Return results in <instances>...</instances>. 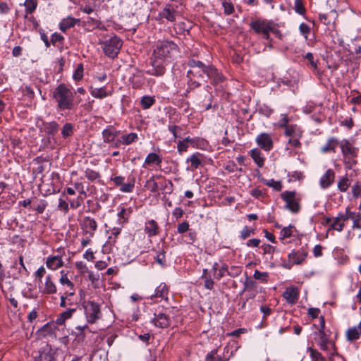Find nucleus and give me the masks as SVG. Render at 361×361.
Listing matches in <instances>:
<instances>
[{"mask_svg":"<svg viewBox=\"0 0 361 361\" xmlns=\"http://www.w3.org/2000/svg\"><path fill=\"white\" fill-rule=\"evenodd\" d=\"M83 65L80 63L73 73V78L75 80H80L83 77Z\"/></svg>","mask_w":361,"mask_h":361,"instance_id":"13d9d810","label":"nucleus"},{"mask_svg":"<svg viewBox=\"0 0 361 361\" xmlns=\"http://www.w3.org/2000/svg\"><path fill=\"white\" fill-rule=\"evenodd\" d=\"M340 147L343 155V163L345 168L352 169L357 164V158L359 148L350 140L344 139L340 142Z\"/></svg>","mask_w":361,"mask_h":361,"instance_id":"7ed1b4c3","label":"nucleus"},{"mask_svg":"<svg viewBox=\"0 0 361 361\" xmlns=\"http://www.w3.org/2000/svg\"><path fill=\"white\" fill-rule=\"evenodd\" d=\"M262 182L267 186L273 188L276 191H281L282 189V184L281 181H276L274 179L263 180Z\"/></svg>","mask_w":361,"mask_h":361,"instance_id":"49530a36","label":"nucleus"},{"mask_svg":"<svg viewBox=\"0 0 361 361\" xmlns=\"http://www.w3.org/2000/svg\"><path fill=\"white\" fill-rule=\"evenodd\" d=\"M56 352L47 342L41 343L38 349L32 353L34 361H54Z\"/></svg>","mask_w":361,"mask_h":361,"instance_id":"423d86ee","label":"nucleus"},{"mask_svg":"<svg viewBox=\"0 0 361 361\" xmlns=\"http://www.w3.org/2000/svg\"><path fill=\"white\" fill-rule=\"evenodd\" d=\"M25 6V12L27 13H32L37 8V0H26L24 3Z\"/></svg>","mask_w":361,"mask_h":361,"instance_id":"79ce46f5","label":"nucleus"},{"mask_svg":"<svg viewBox=\"0 0 361 361\" xmlns=\"http://www.w3.org/2000/svg\"><path fill=\"white\" fill-rule=\"evenodd\" d=\"M352 192L354 197L357 198L361 195V182H356L352 187Z\"/></svg>","mask_w":361,"mask_h":361,"instance_id":"680f3d73","label":"nucleus"},{"mask_svg":"<svg viewBox=\"0 0 361 361\" xmlns=\"http://www.w3.org/2000/svg\"><path fill=\"white\" fill-rule=\"evenodd\" d=\"M104 54L109 58L114 59L116 57L123 45L122 40L117 36L114 35L110 39L100 43Z\"/></svg>","mask_w":361,"mask_h":361,"instance_id":"0eeeda50","label":"nucleus"},{"mask_svg":"<svg viewBox=\"0 0 361 361\" xmlns=\"http://www.w3.org/2000/svg\"><path fill=\"white\" fill-rule=\"evenodd\" d=\"M295 11L300 15H304L306 12V8H305L302 0H295Z\"/></svg>","mask_w":361,"mask_h":361,"instance_id":"4d7b16f0","label":"nucleus"},{"mask_svg":"<svg viewBox=\"0 0 361 361\" xmlns=\"http://www.w3.org/2000/svg\"><path fill=\"white\" fill-rule=\"evenodd\" d=\"M217 349L212 350L206 356V361H226L221 356L217 355Z\"/></svg>","mask_w":361,"mask_h":361,"instance_id":"de8ad7c7","label":"nucleus"},{"mask_svg":"<svg viewBox=\"0 0 361 361\" xmlns=\"http://www.w3.org/2000/svg\"><path fill=\"white\" fill-rule=\"evenodd\" d=\"M178 11L173 6L168 4L159 13V16L162 18H166L168 21L174 22L176 18Z\"/></svg>","mask_w":361,"mask_h":361,"instance_id":"a211bd4d","label":"nucleus"},{"mask_svg":"<svg viewBox=\"0 0 361 361\" xmlns=\"http://www.w3.org/2000/svg\"><path fill=\"white\" fill-rule=\"evenodd\" d=\"M70 206L72 209H76L83 203V197L78 196L75 200H68Z\"/></svg>","mask_w":361,"mask_h":361,"instance_id":"6e6d98bb","label":"nucleus"},{"mask_svg":"<svg viewBox=\"0 0 361 361\" xmlns=\"http://www.w3.org/2000/svg\"><path fill=\"white\" fill-rule=\"evenodd\" d=\"M154 259L157 263L160 264L161 267H166V252L164 250L159 251L157 256L154 257Z\"/></svg>","mask_w":361,"mask_h":361,"instance_id":"09e8293b","label":"nucleus"},{"mask_svg":"<svg viewBox=\"0 0 361 361\" xmlns=\"http://www.w3.org/2000/svg\"><path fill=\"white\" fill-rule=\"evenodd\" d=\"M51 333H52L51 324H50L49 323L44 325L37 332V334H39V336H46L47 335H49Z\"/></svg>","mask_w":361,"mask_h":361,"instance_id":"5fc2aeb1","label":"nucleus"},{"mask_svg":"<svg viewBox=\"0 0 361 361\" xmlns=\"http://www.w3.org/2000/svg\"><path fill=\"white\" fill-rule=\"evenodd\" d=\"M90 93L92 97L97 99H103L104 97H108L109 95H111V93H107V92L106 91V88L104 87L92 89Z\"/></svg>","mask_w":361,"mask_h":361,"instance_id":"72a5a7b5","label":"nucleus"},{"mask_svg":"<svg viewBox=\"0 0 361 361\" xmlns=\"http://www.w3.org/2000/svg\"><path fill=\"white\" fill-rule=\"evenodd\" d=\"M295 191H284L281 194V198L286 202V208L293 213H298L300 209L299 200L295 198Z\"/></svg>","mask_w":361,"mask_h":361,"instance_id":"9d476101","label":"nucleus"},{"mask_svg":"<svg viewBox=\"0 0 361 361\" xmlns=\"http://www.w3.org/2000/svg\"><path fill=\"white\" fill-rule=\"evenodd\" d=\"M87 321L90 324L95 323L102 317L100 305L93 300H88L84 305Z\"/></svg>","mask_w":361,"mask_h":361,"instance_id":"6e6552de","label":"nucleus"},{"mask_svg":"<svg viewBox=\"0 0 361 361\" xmlns=\"http://www.w3.org/2000/svg\"><path fill=\"white\" fill-rule=\"evenodd\" d=\"M283 296L288 303L294 305L298 302L299 298L298 289L294 286L288 287L284 291Z\"/></svg>","mask_w":361,"mask_h":361,"instance_id":"f3484780","label":"nucleus"},{"mask_svg":"<svg viewBox=\"0 0 361 361\" xmlns=\"http://www.w3.org/2000/svg\"><path fill=\"white\" fill-rule=\"evenodd\" d=\"M80 226L85 235L94 237L97 229V223L94 219L85 216L81 222Z\"/></svg>","mask_w":361,"mask_h":361,"instance_id":"4468645a","label":"nucleus"},{"mask_svg":"<svg viewBox=\"0 0 361 361\" xmlns=\"http://www.w3.org/2000/svg\"><path fill=\"white\" fill-rule=\"evenodd\" d=\"M59 125L56 121L43 123V131L50 135H54L59 130Z\"/></svg>","mask_w":361,"mask_h":361,"instance_id":"bb28decb","label":"nucleus"},{"mask_svg":"<svg viewBox=\"0 0 361 361\" xmlns=\"http://www.w3.org/2000/svg\"><path fill=\"white\" fill-rule=\"evenodd\" d=\"M155 102L154 97L150 96H144L142 97L140 104L144 109L150 108Z\"/></svg>","mask_w":361,"mask_h":361,"instance_id":"a19ab883","label":"nucleus"},{"mask_svg":"<svg viewBox=\"0 0 361 361\" xmlns=\"http://www.w3.org/2000/svg\"><path fill=\"white\" fill-rule=\"evenodd\" d=\"M338 145L340 146L339 141L336 138L331 137L327 141L326 144L321 148V151L323 153H334L336 152V148Z\"/></svg>","mask_w":361,"mask_h":361,"instance_id":"a878e982","label":"nucleus"},{"mask_svg":"<svg viewBox=\"0 0 361 361\" xmlns=\"http://www.w3.org/2000/svg\"><path fill=\"white\" fill-rule=\"evenodd\" d=\"M319 334L320 337V343H319L320 349L324 351L329 350V344H331L333 348L334 351L330 353L329 361H335L336 358L342 360V356H341L336 350L335 343L329 341V336L326 332L322 330L319 331Z\"/></svg>","mask_w":361,"mask_h":361,"instance_id":"1a4fd4ad","label":"nucleus"},{"mask_svg":"<svg viewBox=\"0 0 361 361\" xmlns=\"http://www.w3.org/2000/svg\"><path fill=\"white\" fill-rule=\"evenodd\" d=\"M269 275L267 272H261L258 270H255L253 274V277L257 280H260L262 281H267V278Z\"/></svg>","mask_w":361,"mask_h":361,"instance_id":"bf43d9fd","label":"nucleus"},{"mask_svg":"<svg viewBox=\"0 0 361 361\" xmlns=\"http://www.w3.org/2000/svg\"><path fill=\"white\" fill-rule=\"evenodd\" d=\"M154 324L159 328H167L170 326L171 319L169 315L164 313L154 314V317L152 319Z\"/></svg>","mask_w":361,"mask_h":361,"instance_id":"dca6fc26","label":"nucleus"},{"mask_svg":"<svg viewBox=\"0 0 361 361\" xmlns=\"http://www.w3.org/2000/svg\"><path fill=\"white\" fill-rule=\"evenodd\" d=\"M256 142L262 149L269 152L274 147L271 135L267 133H260L256 137Z\"/></svg>","mask_w":361,"mask_h":361,"instance_id":"2eb2a0df","label":"nucleus"},{"mask_svg":"<svg viewBox=\"0 0 361 361\" xmlns=\"http://www.w3.org/2000/svg\"><path fill=\"white\" fill-rule=\"evenodd\" d=\"M118 133L119 132H117V131H115V132L112 131L111 128L104 129L102 131V137H103L104 142L106 143H111V142H114V140Z\"/></svg>","mask_w":361,"mask_h":361,"instance_id":"c756f323","label":"nucleus"},{"mask_svg":"<svg viewBox=\"0 0 361 361\" xmlns=\"http://www.w3.org/2000/svg\"><path fill=\"white\" fill-rule=\"evenodd\" d=\"M335 173L332 169H328L320 179V185L322 188H329L334 182Z\"/></svg>","mask_w":361,"mask_h":361,"instance_id":"aec40b11","label":"nucleus"},{"mask_svg":"<svg viewBox=\"0 0 361 361\" xmlns=\"http://www.w3.org/2000/svg\"><path fill=\"white\" fill-rule=\"evenodd\" d=\"M75 311H76L75 308H69V309L66 310V311L61 312L58 316L56 323L58 325L63 324L67 319H70L72 317L73 314Z\"/></svg>","mask_w":361,"mask_h":361,"instance_id":"cd10ccee","label":"nucleus"},{"mask_svg":"<svg viewBox=\"0 0 361 361\" xmlns=\"http://www.w3.org/2000/svg\"><path fill=\"white\" fill-rule=\"evenodd\" d=\"M249 25L255 34L262 35V37L267 41L272 42V39L270 37L271 32L276 35H281L280 32L274 27L273 22L267 19L257 18L252 20Z\"/></svg>","mask_w":361,"mask_h":361,"instance_id":"f03ea898","label":"nucleus"},{"mask_svg":"<svg viewBox=\"0 0 361 361\" xmlns=\"http://www.w3.org/2000/svg\"><path fill=\"white\" fill-rule=\"evenodd\" d=\"M112 180L116 186H120V190L123 192H131L135 188V179L134 177L129 178L127 183H124L125 178L121 176L111 177Z\"/></svg>","mask_w":361,"mask_h":361,"instance_id":"f8f14e48","label":"nucleus"},{"mask_svg":"<svg viewBox=\"0 0 361 361\" xmlns=\"http://www.w3.org/2000/svg\"><path fill=\"white\" fill-rule=\"evenodd\" d=\"M307 256V252L305 250H293L288 255L289 264L283 267L286 269H290L293 264H301L305 260Z\"/></svg>","mask_w":361,"mask_h":361,"instance_id":"ddd939ff","label":"nucleus"},{"mask_svg":"<svg viewBox=\"0 0 361 361\" xmlns=\"http://www.w3.org/2000/svg\"><path fill=\"white\" fill-rule=\"evenodd\" d=\"M137 135L135 133H130L127 135H123L121 137L122 144L126 145H130L131 143L135 142L137 140Z\"/></svg>","mask_w":361,"mask_h":361,"instance_id":"c9c22d12","label":"nucleus"},{"mask_svg":"<svg viewBox=\"0 0 361 361\" xmlns=\"http://www.w3.org/2000/svg\"><path fill=\"white\" fill-rule=\"evenodd\" d=\"M250 156L259 167H262L264 164V158L259 149H253L250 151Z\"/></svg>","mask_w":361,"mask_h":361,"instance_id":"7c9ffc66","label":"nucleus"},{"mask_svg":"<svg viewBox=\"0 0 361 361\" xmlns=\"http://www.w3.org/2000/svg\"><path fill=\"white\" fill-rule=\"evenodd\" d=\"M47 206V203L46 202V201L42 200L36 207H31V208L35 210L38 214H42L44 212Z\"/></svg>","mask_w":361,"mask_h":361,"instance_id":"0e129e2a","label":"nucleus"},{"mask_svg":"<svg viewBox=\"0 0 361 361\" xmlns=\"http://www.w3.org/2000/svg\"><path fill=\"white\" fill-rule=\"evenodd\" d=\"M353 221V228L361 229V213H355V218H354Z\"/></svg>","mask_w":361,"mask_h":361,"instance_id":"774afa93","label":"nucleus"},{"mask_svg":"<svg viewBox=\"0 0 361 361\" xmlns=\"http://www.w3.org/2000/svg\"><path fill=\"white\" fill-rule=\"evenodd\" d=\"M63 39L64 37L62 35L55 32L51 35V43L54 46H56L57 42H59L61 45H63Z\"/></svg>","mask_w":361,"mask_h":361,"instance_id":"052dcab7","label":"nucleus"},{"mask_svg":"<svg viewBox=\"0 0 361 361\" xmlns=\"http://www.w3.org/2000/svg\"><path fill=\"white\" fill-rule=\"evenodd\" d=\"M145 232L149 237L157 235L159 232V228L156 221L152 219L145 223Z\"/></svg>","mask_w":361,"mask_h":361,"instance_id":"412c9836","label":"nucleus"},{"mask_svg":"<svg viewBox=\"0 0 361 361\" xmlns=\"http://www.w3.org/2000/svg\"><path fill=\"white\" fill-rule=\"evenodd\" d=\"M223 7L226 15H231L234 12V6L231 2L224 1Z\"/></svg>","mask_w":361,"mask_h":361,"instance_id":"e2e57ef3","label":"nucleus"},{"mask_svg":"<svg viewBox=\"0 0 361 361\" xmlns=\"http://www.w3.org/2000/svg\"><path fill=\"white\" fill-rule=\"evenodd\" d=\"M342 221L339 216L335 218L334 222L331 224L330 228L329 230L333 229L338 231H341L343 229L344 224L343 222L341 223Z\"/></svg>","mask_w":361,"mask_h":361,"instance_id":"3c124183","label":"nucleus"},{"mask_svg":"<svg viewBox=\"0 0 361 361\" xmlns=\"http://www.w3.org/2000/svg\"><path fill=\"white\" fill-rule=\"evenodd\" d=\"M307 350L310 353V357L312 359V361H325L326 359L322 356L321 353H319L317 350L314 349L311 347L307 348Z\"/></svg>","mask_w":361,"mask_h":361,"instance_id":"37998d69","label":"nucleus"},{"mask_svg":"<svg viewBox=\"0 0 361 361\" xmlns=\"http://www.w3.org/2000/svg\"><path fill=\"white\" fill-rule=\"evenodd\" d=\"M178 50V45L173 41H159L154 49L152 55L164 61L171 59L174 53Z\"/></svg>","mask_w":361,"mask_h":361,"instance_id":"20e7f679","label":"nucleus"},{"mask_svg":"<svg viewBox=\"0 0 361 361\" xmlns=\"http://www.w3.org/2000/svg\"><path fill=\"white\" fill-rule=\"evenodd\" d=\"M145 163L148 165H150L152 164L159 165L161 163V159L157 154L150 153L147 156Z\"/></svg>","mask_w":361,"mask_h":361,"instance_id":"e433bc0d","label":"nucleus"},{"mask_svg":"<svg viewBox=\"0 0 361 361\" xmlns=\"http://www.w3.org/2000/svg\"><path fill=\"white\" fill-rule=\"evenodd\" d=\"M56 292L57 288L54 281L52 279L51 276H47L42 293L44 294L52 295L56 293Z\"/></svg>","mask_w":361,"mask_h":361,"instance_id":"5701e85b","label":"nucleus"},{"mask_svg":"<svg viewBox=\"0 0 361 361\" xmlns=\"http://www.w3.org/2000/svg\"><path fill=\"white\" fill-rule=\"evenodd\" d=\"M360 322L356 326H353L347 329L345 332L346 339L349 342H354L357 341L361 336L360 332Z\"/></svg>","mask_w":361,"mask_h":361,"instance_id":"6ab92c4d","label":"nucleus"},{"mask_svg":"<svg viewBox=\"0 0 361 361\" xmlns=\"http://www.w3.org/2000/svg\"><path fill=\"white\" fill-rule=\"evenodd\" d=\"M46 264L49 269L56 270L63 267V261L60 256H51L47 258Z\"/></svg>","mask_w":361,"mask_h":361,"instance_id":"393cba45","label":"nucleus"},{"mask_svg":"<svg viewBox=\"0 0 361 361\" xmlns=\"http://www.w3.org/2000/svg\"><path fill=\"white\" fill-rule=\"evenodd\" d=\"M79 21V20H77L72 17H68L67 18H64L61 20L59 25L60 30L63 32H66L68 29L73 27L76 22Z\"/></svg>","mask_w":361,"mask_h":361,"instance_id":"2f4dec72","label":"nucleus"},{"mask_svg":"<svg viewBox=\"0 0 361 361\" xmlns=\"http://www.w3.org/2000/svg\"><path fill=\"white\" fill-rule=\"evenodd\" d=\"M166 61L159 58H155L154 56L151 57L152 68L147 71V74L154 76H162L166 71L164 62Z\"/></svg>","mask_w":361,"mask_h":361,"instance_id":"9b49d317","label":"nucleus"},{"mask_svg":"<svg viewBox=\"0 0 361 361\" xmlns=\"http://www.w3.org/2000/svg\"><path fill=\"white\" fill-rule=\"evenodd\" d=\"M73 125L71 123H66L61 129V135L64 139L71 136L73 134Z\"/></svg>","mask_w":361,"mask_h":361,"instance_id":"4c0bfd02","label":"nucleus"},{"mask_svg":"<svg viewBox=\"0 0 361 361\" xmlns=\"http://www.w3.org/2000/svg\"><path fill=\"white\" fill-rule=\"evenodd\" d=\"M145 186L152 193H156L159 190V184L154 180V177H152L147 180Z\"/></svg>","mask_w":361,"mask_h":361,"instance_id":"ea45409f","label":"nucleus"},{"mask_svg":"<svg viewBox=\"0 0 361 361\" xmlns=\"http://www.w3.org/2000/svg\"><path fill=\"white\" fill-rule=\"evenodd\" d=\"M75 92L62 83L59 85L53 92V98L57 103V107L61 111L71 110L74 108V96Z\"/></svg>","mask_w":361,"mask_h":361,"instance_id":"f257e3e1","label":"nucleus"},{"mask_svg":"<svg viewBox=\"0 0 361 361\" xmlns=\"http://www.w3.org/2000/svg\"><path fill=\"white\" fill-rule=\"evenodd\" d=\"M188 66L195 69H200L202 73L205 74L211 80L212 85H216L223 81V76L213 66H206L202 61L195 59H190L188 61Z\"/></svg>","mask_w":361,"mask_h":361,"instance_id":"39448f33","label":"nucleus"},{"mask_svg":"<svg viewBox=\"0 0 361 361\" xmlns=\"http://www.w3.org/2000/svg\"><path fill=\"white\" fill-rule=\"evenodd\" d=\"M168 129L173 134L174 138L180 137V135L178 134V133L182 130L180 126L176 125H169L168 126Z\"/></svg>","mask_w":361,"mask_h":361,"instance_id":"69168bd1","label":"nucleus"},{"mask_svg":"<svg viewBox=\"0 0 361 361\" xmlns=\"http://www.w3.org/2000/svg\"><path fill=\"white\" fill-rule=\"evenodd\" d=\"M294 228L293 226L289 225L287 227H284L280 233V239L284 240L285 238H290L292 235V229Z\"/></svg>","mask_w":361,"mask_h":361,"instance_id":"603ef678","label":"nucleus"},{"mask_svg":"<svg viewBox=\"0 0 361 361\" xmlns=\"http://www.w3.org/2000/svg\"><path fill=\"white\" fill-rule=\"evenodd\" d=\"M123 224H121V225H119V226H117V227H114L112 229H111V235L109 236V240L108 242L111 244V245H114L115 243H116V238L118 237V235L121 233V231L123 228Z\"/></svg>","mask_w":361,"mask_h":361,"instance_id":"f704fd0d","label":"nucleus"},{"mask_svg":"<svg viewBox=\"0 0 361 361\" xmlns=\"http://www.w3.org/2000/svg\"><path fill=\"white\" fill-rule=\"evenodd\" d=\"M85 176L92 182L99 179L101 177L99 172L88 168L85 170Z\"/></svg>","mask_w":361,"mask_h":361,"instance_id":"58836bf2","label":"nucleus"},{"mask_svg":"<svg viewBox=\"0 0 361 361\" xmlns=\"http://www.w3.org/2000/svg\"><path fill=\"white\" fill-rule=\"evenodd\" d=\"M339 219L343 221H346L348 219L353 220L355 218V213L350 212L349 208L346 209L345 214H339L338 215Z\"/></svg>","mask_w":361,"mask_h":361,"instance_id":"864d4df0","label":"nucleus"},{"mask_svg":"<svg viewBox=\"0 0 361 361\" xmlns=\"http://www.w3.org/2000/svg\"><path fill=\"white\" fill-rule=\"evenodd\" d=\"M257 283L255 281L247 277V279L244 283L243 291L255 290L257 288Z\"/></svg>","mask_w":361,"mask_h":361,"instance_id":"a18cd8bd","label":"nucleus"},{"mask_svg":"<svg viewBox=\"0 0 361 361\" xmlns=\"http://www.w3.org/2000/svg\"><path fill=\"white\" fill-rule=\"evenodd\" d=\"M169 287L164 283H161L155 290V293L151 296V298H159L161 300L168 301Z\"/></svg>","mask_w":361,"mask_h":361,"instance_id":"b1692460","label":"nucleus"},{"mask_svg":"<svg viewBox=\"0 0 361 361\" xmlns=\"http://www.w3.org/2000/svg\"><path fill=\"white\" fill-rule=\"evenodd\" d=\"M350 185L347 177H341L338 183V188L341 192H346Z\"/></svg>","mask_w":361,"mask_h":361,"instance_id":"c03bdc74","label":"nucleus"},{"mask_svg":"<svg viewBox=\"0 0 361 361\" xmlns=\"http://www.w3.org/2000/svg\"><path fill=\"white\" fill-rule=\"evenodd\" d=\"M61 278L59 279L60 283L62 285H66L68 287L70 288L71 290H74V284L73 282H71L69 279L68 278V272L65 271L64 270L61 271ZM68 296H72L74 295V291H72L67 294Z\"/></svg>","mask_w":361,"mask_h":361,"instance_id":"c85d7f7f","label":"nucleus"},{"mask_svg":"<svg viewBox=\"0 0 361 361\" xmlns=\"http://www.w3.org/2000/svg\"><path fill=\"white\" fill-rule=\"evenodd\" d=\"M118 216L119 217L118 225H121V224H122L123 226L128 220L129 214H127V209L124 207H122L119 212L118 213Z\"/></svg>","mask_w":361,"mask_h":361,"instance_id":"8fccbe9b","label":"nucleus"},{"mask_svg":"<svg viewBox=\"0 0 361 361\" xmlns=\"http://www.w3.org/2000/svg\"><path fill=\"white\" fill-rule=\"evenodd\" d=\"M189 224L188 221H183L178 225L177 232L180 234L184 233L189 230Z\"/></svg>","mask_w":361,"mask_h":361,"instance_id":"338daca9","label":"nucleus"},{"mask_svg":"<svg viewBox=\"0 0 361 361\" xmlns=\"http://www.w3.org/2000/svg\"><path fill=\"white\" fill-rule=\"evenodd\" d=\"M304 59L307 61L306 65L314 73L319 75V70L318 68L319 59H315L312 53L308 52L304 56Z\"/></svg>","mask_w":361,"mask_h":361,"instance_id":"4be33fe9","label":"nucleus"},{"mask_svg":"<svg viewBox=\"0 0 361 361\" xmlns=\"http://www.w3.org/2000/svg\"><path fill=\"white\" fill-rule=\"evenodd\" d=\"M200 157H202V154L199 152H196L187 159V161H190L191 163L190 167L192 170H195L202 165V161L200 158Z\"/></svg>","mask_w":361,"mask_h":361,"instance_id":"473e14b6","label":"nucleus"}]
</instances>
